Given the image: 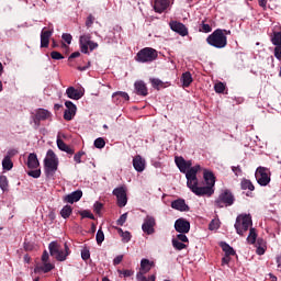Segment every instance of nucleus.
I'll return each mask as SVG.
<instances>
[{
	"instance_id": "1",
	"label": "nucleus",
	"mask_w": 281,
	"mask_h": 281,
	"mask_svg": "<svg viewBox=\"0 0 281 281\" xmlns=\"http://www.w3.org/2000/svg\"><path fill=\"white\" fill-rule=\"evenodd\" d=\"M176 166L179 168L180 172L186 175L187 187L195 196H212L214 194V186L216 184V178L214 173L207 169H204L203 178L206 183L205 187L199 186V178L196 173L201 170L200 165L192 167V160H184L181 156H176Z\"/></svg>"
},
{
	"instance_id": "2",
	"label": "nucleus",
	"mask_w": 281,
	"mask_h": 281,
	"mask_svg": "<svg viewBox=\"0 0 281 281\" xmlns=\"http://www.w3.org/2000/svg\"><path fill=\"white\" fill-rule=\"evenodd\" d=\"M56 170H58V156L53 149H48L44 159V172L47 179H52L56 175Z\"/></svg>"
},
{
	"instance_id": "3",
	"label": "nucleus",
	"mask_w": 281,
	"mask_h": 281,
	"mask_svg": "<svg viewBox=\"0 0 281 281\" xmlns=\"http://www.w3.org/2000/svg\"><path fill=\"white\" fill-rule=\"evenodd\" d=\"M206 43L211 45V47L223 49L227 47V35H225L224 30L217 29L206 37Z\"/></svg>"
},
{
	"instance_id": "4",
	"label": "nucleus",
	"mask_w": 281,
	"mask_h": 281,
	"mask_svg": "<svg viewBox=\"0 0 281 281\" xmlns=\"http://www.w3.org/2000/svg\"><path fill=\"white\" fill-rule=\"evenodd\" d=\"M49 254L50 256H54L58 262H65L67 260V256H69V246L64 244V249H60V245H58V241H52L48 245Z\"/></svg>"
},
{
	"instance_id": "5",
	"label": "nucleus",
	"mask_w": 281,
	"mask_h": 281,
	"mask_svg": "<svg viewBox=\"0 0 281 281\" xmlns=\"http://www.w3.org/2000/svg\"><path fill=\"white\" fill-rule=\"evenodd\" d=\"M251 215L249 214H241L237 216L235 222V229L239 236H244L245 232L251 227Z\"/></svg>"
},
{
	"instance_id": "6",
	"label": "nucleus",
	"mask_w": 281,
	"mask_h": 281,
	"mask_svg": "<svg viewBox=\"0 0 281 281\" xmlns=\"http://www.w3.org/2000/svg\"><path fill=\"white\" fill-rule=\"evenodd\" d=\"M255 177L259 186L266 187L271 183V170L267 167H258Z\"/></svg>"
},
{
	"instance_id": "7",
	"label": "nucleus",
	"mask_w": 281,
	"mask_h": 281,
	"mask_svg": "<svg viewBox=\"0 0 281 281\" xmlns=\"http://www.w3.org/2000/svg\"><path fill=\"white\" fill-rule=\"evenodd\" d=\"M79 45L82 54H89L93 49H98V43L91 41V34H83L79 37Z\"/></svg>"
},
{
	"instance_id": "8",
	"label": "nucleus",
	"mask_w": 281,
	"mask_h": 281,
	"mask_svg": "<svg viewBox=\"0 0 281 281\" xmlns=\"http://www.w3.org/2000/svg\"><path fill=\"white\" fill-rule=\"evenodd\" d=\"M215 205L217 207H227L229 205H234V195L227 190L222 192L216 199Z\"/></svg>"
},
{
	"instance_id": "9",
	"label": "nucleus",
	"mask_w": 281,
	"mask_h": 281,
	"mask_svg": "<svg viewBox=\"0 0 281 281\" xmlns=\"http://www.w3.org/2000/svg\"><path fill=\"white\" fill-rule=\"evenodd\" d=\"M112 194L116 196V203L119 207H126V203H128V198L126 195V188L124 186L115 188L112 191Z\"/></svg>"
},
{
	"instance_id": "10",
	"label": "nucleus",
	"mask_w": 281,
	"mask_h": 281,
	"mask_svg": "<svg viewBox=\"0 0 281 281\" xmlns=\"http://www.w3.org/2000/svg\"><path fill=\"white\" fill-rule=\"evenodd\" d=\"M155 225H157V222L155 221V217L147 215L144 218L142 231L144 234H147L148 236L155 234Z\"/></svg>"
},
{
	"instance_id": "11",
	"label": "nucleus",
	"mask_w": 281,
	"mask_h": 281,
	"mask_svg": "<svg viewBox=\"0 0 281 281\" xmlns=\"http://www.w3.org/2000/svg\"><path fill=\"white\" fill-rule=\"evenodd\" d=\"M159 54L155 48L146 47L142 49V63H153L157 60Z\"/></svg>"
},
{
	"instance_id": "12",
	"label": "nucleus",
	"mask_w": 281,
	"mask_h": 281,
	"mask_svg": "<svg viewBox=\"0 0 281 281\" xmlns=\"http://www.w3.org/2000/svg\"><path fill=\"white\" fill-rule=\"evenodd\" d=\"M65 106L66 110L64 112V120H66L67 122H71V120H74V117L76 116V104H74V102L71 101H66Z\"/></svg>"
},
{
	"instance_id": "13",
	"label": "nucleus",
	"mask_w": 281,
	"mask_h": 281,
	"mask_svg": "<svg viewBox=\"0 0 281 281\" xmlns=\"http://www.w3.org/2000/svg\"><path fill=\"white\" fill-rule=\"evenodd\" d=\"M169 26L172 30V32H176L180 36H188V27H186V25L183 23L177 22V21H171L169 23Z\"/></svg>"
},
{
	"instance_id": "14",
	"label": "nucleus",
	"mask_w": 281,
	"mask_h": 281,
	"mask_svg": "<svg viewBox=\"0 0 281 281\" xmlns=\"http://www.w3.org/2000/svg\"><path fill=\"white\" fill-rule=\"evenodd\" d=\"M175 229L179 232V234H188V232H190V222L184 218H179L175 223Z\"/></svg>"
},
{
	"instance_id": "15",
	"label": "nucleus",
	"mask_w": 281,
	"mask_h": 281,
	"mask_svg": "<svg viewBox=\"0 0 281 281\" xmlns=\"http://www.w3.org/2000/svg\"><path fill=\"white\" fill-rule=\"evenodd\" d=\"M52 34H54V29L46 30L44 27L41 32V47H49V38H52Z\"/></svg>"
},
{
	"instance_id": "16",
	"label": "nucleus",
	"mask_w": 281,
	"mask_h": 281,
	"mask_svg": "<svg viewBox=\"0 0 281 281\" xmlns=\"http://www.w3.org/2000/svg\"><path fill=\"white\" fill-rule=\"evenodd\" d=\"M80 199H82V191L77 190V191H74V192L69 193L68 195H66L64 198V201H65V203L74 204V203H78V201H80Z\"/></svg>"
},
{
	"instance_id": "17",
	"label": "nucleus",
	"mask_w": 281,
	"mask_h": 281,
	"mask_svg": "<svg viewBox=\"0 0 281 281\" xmlns=\"http://www.w3.org/2000/svg\"><path fill=\"white\" fill-rule=\"evenodd\" d=\"M112 100L116 104H122V102H128V100H131V97H128V93L124 91H117L112 94Z\"/></svg>"
},
{
	"instance_id": "18",
	"label": "nucleus",
	"mask_w": 281,
	"mask_h": 281,
	"mask_svg": "<svg viewBox=\"0 0 281 281\" xmlns=\"http://www.w3.org/2000/svg\"><path fill=\"white\" fill-rule=\"evenodd\" d=\"M171 207H172V210H178V212H189L190 211V206H188V204H186V200H183V199H178V200L171 202Z\"/></svg>"
},
{
	"instance_id": "19",
	"label": "nucleus",
	"mask_w": 281,
	"mask_h": 281,
	"mask_svg": "<svg viewBox=\"0 0 281 281\" xmlns=\"http://www.w3.org/2000/svg\"><path fill=\"white\" fill-rule=\"evenodd\" d=\"M26 166L27 168H30V170H34L38 168V166H41V162H38V157L36 156V154H29Z\"/></svg>"
},
{
	"instance_id": "20",
	"label": "nucleus",
	"mask_w": 281,
	"mask_h": 281,
	"mask_svg": "<svg viewBox=\"0 0 281 281\" xmlns=\"http://www.w3.org/2000/svg\"><path fill=\"white\" fill-rule=\"evenodd\" d=\"M168 5H170V2L168 0H155L154 10L155 12L161 14V12L168 10Z\"/></svg>"
},
{
	"instance_id": "21",
	"label": "nucleus",
	"mask_w": 281,
	"mask_h": 281,
	"mask_svg": "<svg viewBox=\"0 0 281 281\" xmlns=\"http://www.w3.org/2000/svg\"><path fill=\"white\" fill-rule=\"evenodd\" d=\"M66 94L70 100H80L82 98V92L74 87L67 88Z\"/></svg>"
},
{
	"instance_id": "22",
	"label": "nucleus",
	"mask_w": 281,
	"mask_h": 281,
	"mask_svg": "<svg viewBox=\"0 0 281 281\" xmlns=\"http://www.w3.org/2000/svg\"><path fill=\"white\" fill-rule=\"evenodd\" d=\"M49 117H52V112L45 109H38L35 114V120L38 122L49 120Z\"/></svg>"
},
{
	"instance_id": "23",
	"label": "nucleus",
	"mask_w": 281,
	"mask_h": 281,
	"mask_svg": "<svg viewBox=\"0 0 281 281\" xmlns=\"http://www.w3.org/2000/svg\"><path fill=\"white\" fill-rule=\"evenodd\" d=\"M54 269V265L50 262H43V266H37L34 269V273H49Z\"/></svg>"
},
{
	"instance_id": "24",
	"label": "nucleus",
	"mask_w": 281,
	"mask_h": 281,
	"mask_svg": "<svg viewBox=\"0 0 281 281\" xmlns=\"http://www.w3.org/2000/svg\"><path fill=\"white\" fill-rule=\"evenodd\" d=\"M57 148H59V150H63V153H67L68 155H74V149L69 147L67 144H65L64 140L60 139L59 137L57 138Z\"/></svg>"
},
{
	"instance_id": "25",
	"label": "nucleus",
	"mask_w": 281,
	"mask_h": 281,
	"mask_svg": "<svg viewBox=\"0 0 281 281\" xmlns=\"http://www.w3.org/2000/svg\"><path fill=\"white\" fill-rule=\"evenodd\" d=\"M153 267H155V261L142 259V273H148Z\"/></svg>"
},
{
	"instance_id": "26",
	"label": "nucleus",
	"mask_w": 281,
	"mask_h": 281,
	"mask_svg": "<svg viewBox=\"0 0 281 281\" xmlns=\"http://www.w3.org/2000/svg\"><path fill=\"white\" fill-rule=\"evenodd\" d=\"M180 80L182 82V87H184V88L190 87V85H192V81H193L192 74H190V71L182 74Z\"/></svg>"
},
{
	"instance_id": "27",
	"label": "nucleus",
	"mask_w": 281,
	"mask_h": 281,
	"mask_svg": "<svg viewBox=\"0 0 281 281\" xmlns=\"http://www.w3.org/2000/svg\"><path fill=\"white\" fill-rule=\"evenodd\" d=\"M222 250L225 252V256H236V250L227 243L222 241L221 244Z\"/></svg>"
},
{
	"instance_id": "28",
	"label": "nucleus",
	"mask_w": 281,
	"mask_h": 281,
	"mask_svg": "<svg viewBox=\"0 0 281 281\" xmlns=\"http://www.w3.org/2000/svg\"><path fill=\"white\" fill-rule=\"evenodd\" d=\"M14 168V162H12V158L5 157L2 159V169L10 171Z\"/></svg>"
},
{
	"instance_id": "29",
	"label": "nucleus",
	"mask_w": 281,
	"mask_h": 281,
	"mask_svg": "<svg viewBox=\"0 0 281 281\" xmlns=\"http://www.w3.org/2000/svg\"><path fill=\"white\" fill-rule=\"evenodd\" d=\"M71 212H74V209L69 205H65L60 211L61 218H69L71 216Z\"/></svg>"
},
{
	"instance_id": "30",
	"label": "nucleus",
	"mask_w": 281,
	"mask_h": 281,
	"mask_svg": "<svg viewBox=\"0 0 281 281\" xmlns=\"http://www.w3.org/2000/svg\"><path fill=\"white\" fill-rule=\"evenodd\" d=\"M256 238H258V234H256V228H250L249 235L247 237V243H249V245H254V243H256Z\"/></svg>"
},
{
	"instance_id": "31",
	"label": "nucleus",
	"mask_w": 281,
	"mask_h": 281,
	"mask_svg": "<svg viewBox=\"0 0 281 281\" xmlns=\"http://www.w3.org/2000/svg\"><path fill=\"white\" fill-rule=\"evenodd\" d=\"M133 167L135 168V170L137 172H142V156L137 155L134 159H133Z\"/></svg>"
},
{
	"instance_id": "32",
	"label": "nucleus",
	"mask_w": 281,
	"mask_h": 281,
	"mask_svg": "<svg viewBox=\"0 0 281 281\" xmlns=\"http://www.w3.org/2000/svg\"><path fill=\"white\" fill-rule=\"evenodd\" d=\"M172 245L175 249H178V251H181L182 249H186L188 247L183 241H179V239H172Z\"/></svg>"
},
{
	"instance_id": "33",
	"label": "nucleus",
	"mask_w": 281,
	"mask_h": 281,
	"mask_svg": "<svg viewBox=\"0 0 281 281\" xmlns=\"http://www.w3.org/2000/svg\"><path fill=\"white\" fill-rule=\"evenodd\" d=\"M0 188L2 192H5L8 190V177L0 176Z\"/></svg>"
},
{
	"instance_id": "34",
	"label": "nucleus",
	"mask_w": 281,
	"mask_h": 281,
	"mask_svg": "<svg viewBox=\"0 0 281 281\" xmlns=\"http://www.w3.org/2000/svg\"><path fill=\"white\" fill-rule=\"evenodd\" d=\"M241 190H250L254 191L255 187L249 180H243L241 181Z\"/></svg>"
},
{
	"instance_id": "35",
	"label": "nucleus",
	"mask_w": 281,
	"mask_h": 281,
	"mask_svg": "<svg viewBox=\"0 0 281 281\" xmlns=\"http://www.w3.org/2000/svg\"><path fill=\"white\" fill-rule=\"evenodd\" d=\"M97 245H100L101 243H104V232H102V228H99L95 235Z\"/></svg>"
},
{
	"instance_id": "36",
	"label": "nucleus",
	"mask_w": 281,
	"mask_h": 281,
	"mask_svg": "<svg viewBox=\"0 0 281 281\" xmlns=\"http://www.w3.org/2000/svg\"><path fill=\"white\" fill-rule=\"evenodd\" d=\"M199 31L203 32L204 34H210V32H212V26L210 24H205V22H202Z\"/></svg>"
},
{
	"instance_id": "37",
	"label": "nucleus",
	"mask_w": 281,
	"mask_h": 281,
	"mask_svg": "<svg viewBox=\"0 0 281 281\" xmlns=\"http://www.w3.org/2000/svg\"><path fill=\"white\" fill-rule=\"evenodd\" d=\"M150 81L155 89H162L164 87H166V83H164V81L159 79H151Z\"/></svg>"
},
{
	"instance_id": "38",
	"label": "nucleus",
	"mask_w": 281,
	"mask_h": 281,
	"mask_svg": "<svg viewBox=\"0 0 281 281\" xmlns=\"http://www.w3.org/2000/svg\"><path fill=\"white\" fill-rule=\"evenodd\" d=\"M104 146H106V142H104V138L99 137L94 140V148H104Z\"/></svg>"
},
{
	"instance_id": "39",
	"label": "nucleus",
	"mask_w": 281,
	"mask_h": 281,
	"mask_svg": "<svg viewBox=\"0 0 281 281\" xmlns=\"http://www.w3.org/2000/svg\"><path fill=\"white\" fill-rule=\"evenodd\" d=\"M218 227H221L220 220H213L209 225V229H211V232H214V229H218Z\"/></svg>"
},
{
	"instance_id": "40",
	"label": "nucleus",
	"mask_w": 281,
	"mask_h": 281,
	"mask_svg": "<svg viewBox=\"0 0 281 281\" xmlns=\"http://www.w3.org/2000/svg\"><path fill=\"white\" fill-rule=\"evenodd\" d=\"M29 177H32L33 179H38L41 177V169L36 168L34 170L27 171Z\"/></svg>"
},
{
	"instance_id": "41",
	"label": "nucleus",
	"mask_w": 281,
	"mask_h": 281,
	"mask_svg": "<svg viewBox=\"0 0 281 281\" xmlns=\"http://www.w3.org/2000/svg\"><path fill=\"white\" fill-rule=\"evenodd\" d=\"M128 218V213L122 214L119 220L116 221V225H120L121 227L126 223V220Z\"/></svg>"
},
{
	"instance_id": "42",
	"label": "nucleus",
	"mask_w": 281,
	"mask_h": 281,
	"mask_svg": "<svg viewBox=\"0 0 281 281\" xmlns=\"http://www.w3.org/2000/svg\"><path fill=\"white\" fill-rule=\"evenodd\" d=\"M81 258H82V260H89V258H91V252L89 251V249L88 248H83L82 250H81Z\"/></svg>"
},
{
	"instance_id": "43",
	"label": "nucleus",
	"mask_w": 281,
	"mask_h": 281,
	"mask_svg": "<svg viewBox=\"0 0 281 281\" xmlns=\"http://www.w3.org/2000/svg\"><path fill=\"white\" fill-rule=\"evenodd\" d=\"M50 58H53V60H63L65 57L59 52L54 50L50 53Z\"/></svg>"
},
{
	"instance_id": "44",
	"label": "nucleus",
	"mask_w": 281,
	"mask_h": 281,
	"mask_svg": "<svg viewBox=\"0 0 281 281\" xmlns=\"http://www.w3.org/2000/svg\"><path fill=\"white\" fill-rule=\"evenodd\" d=\"M61 38L65 41V43H67V45H71V41H74V37L69 33H64Z\"/></svg>"
},
{
	"instance_id": "45",
	"label": "nucleus",
	"mask_w": 281,
	"mask_h": 281,
	"mask_svg": "<svg viewBox=\"0 0 281 281\" xmlns=\"http://www.w3.org/2000/svg\"><path fill=\"white\" fill-rule=\"evenodd\" d=\"M81 216L82 218H90L91 221H95V216L90 211H82Z\"/></svg>"
},
{
	"instance_id": "46",
	"label": "nucleus",
	"mask_w": 281,
	"mask_h": 281,
	"mask_svg": "<svg viewBox=\"0 0 281 281\" xmlns=\"http://www.w3.org/2000/svg\"><path fill=\"white\" fill-rule=\"evenodd\" d=\"M216 93H223L225 91V85L223 82H218L214 86Z\"/></svg>"
},
{
	"instance_id": "47",
	"label": "nucleus",
	"mask_w": 281,
	"mask_h": 281,
	"mask_svg": "<svg viewBox=\"0 0 281 281\" xmlns=\"http://www.w3.org/2000/svg\"><path fill=\"white\" fill-rule=\"evenodd\" d=\"M274 57L277 58V60H281V45H276Z\"/></svg>"
},
{
	"instance_id": "48",
	"label": "nucleus",
	"mask_w": 281,
	"mask_h": 281,
	"mask_svg": "<svg viewBox=\"0 0 281 281\" xmlns=\"http://www.w3.org/2000/svg\"><path fill=\"white\" fill-rule=\"evenodd\" d=\"M176 240L180 243H188V236H186V233H180L179 235H177Z\"/></svg>"
},
{
	"instance_id": "49",
	"label": "nucleus",
	"mask_w": 281,
	"mask_h": 281,
	"mask_svg": "<svg viewBox=\"0 0 281 281\" xmlns=\"http://www.w3.org/2000/svg\"><path fill=\"white\" fill-rule=\"evenodd\" d=\"M15 155H19V149H9L4 157H9V159H12V157H15Z\"/></svg>"
},
{
	"instance_id": "50",
	"label": "nucleus",
	"mask_w": 281,
	"mask_h": 281,
	"mask_svg": "<svg viewBox=\"0 0 281 281\" xmlns=\"http://www.w3.org/2000/svg\"><path fill=\"white\" fill-rule=\"evenodd\" d=\"M135 87V93H137V95H142V81H136L134 83Z\"/></svg>"
},
{
	"instance_id": "51",
	"label": "nucleus",
	"mask_w": 281,
	"mask_h": 281,
	"mask_svg": "<svg viewBox=\"0 0 281 281\" xmlns=\"http://www.w3.org/2000/svg\"><path fill=\"white\" fill-rule=\"evenodd\" d=\"M120 276H123V278H131L133 276L132 270H119Z\"/></svg>"
},
{
	"instance_id": "52",
	"label": "nucleus",
	"mask_w": 281,
	"mask_h": 281,
	"mask_svg": "<svg viewBox=\"0 0 281 281\" xmlns=\"http://www.w3.org/2000/svg\"><path fill=\"white\" fill-rule=\"evenodd\" d=\"M82 155H85L83 151H79L74 156V160L76 161V164H82Z\"/></svg>"
},
{
	"instance_id": "53",
	"label": "nucleus",
	"mask_w": 281,
	"mask_h": 281,
	"mask_svg": "<svg viewBox=\"0 0 281 281\" xmlns=\"http://www.w3.org/2000/svg\"><path fill=\"white\" fill-rule=\"evenodd\" d=\"M121 238H122L123 243H128L131 240V233H128V231L124 232L121 235Z\"/></svg>"
},
{
	"instance_id": "54",
	"label": "nucleus",
	"mask_w": 281,
	"mask_h": 281,
	"mask_svg": "<svg viewBox=\"0 0 281 281\" xmlns=\"http://www.w3.org/2000/svg\"><path fill=\"white\" fill-rule=\"evenodd\" d=\"M102 206H103L102 203L95 202L94 205H93L94 212H95L97 214H100V212H102Z\"/></svg>"
},
{
	"instance_id": "55",
	"label": "nucleus",
	"mask_w": 281,
	"mask_h": 281,
	"mask_svg": "<svg viewBox=\"0 0 281 281\" xmlns=\"http://www.w3.org/2000/svg\"><path fill=\"white\" fill-rule=\"evenodd\" d=\"M93 15L90 14L86 20V26L91 27L93 25Z\"/></svg>"
},
{
	"instance_id": "56",
	"label": "nucleus",
	"mask_w": 281,
	"mask_h": 281,
	"mask_svg": "<svg viewBox=\"0 0 281 281\" xmlns=\"http://www.w3.org/2000/svg\"><path fill=\"white\" fill-rule=\"evenodd\" d=\"M42 262H49V252L47 250H44L42 255Z\"/></svg>"
},
{
	"instance_id": "57",
	"label": "nucleus",
	"mask_w": 281,
	"mask_h": 281,
	"mask_svg": "<svg viewBox=\"0 0 281 281\" xmlns=\"http://www.w3.org/2000/svg\"><path fill=\"white\" fill-rule=\"evenodd\" d=\"M157 279V277H155V274H150L148 277L143 276L142 277V281H155Z\"/></svg>"
},
{
	"instance_id": "58",
	"label": "nucleus",
	"mask_w": 281,
	"mask_h": 281,
	"mask_svg": "<svg viewBox=\"0 0 281 281\" xmlns=\"http://www.w3.org/2000/svg\"><path fill=\"white\" fill-rule=\"evenodd\" d=\"M231 255H225L222 259V265H229L232 258L229 257Z\"/></svg>"
},
{
	"instance_id": "59",
	"label": "nucleus",
	"mask_w": 281,
	"mask_h": 281,
	"mask_svg": "<svg viewBox=\"0 0 281 281\" xmlns=\"http://www.w3.org/2000/svg\"><path fill=\"white\" fill-rule=\"evenodd\" d=\"M123 258H124V256H122V255L115 257L113 260L114 265H120V262H122Z\"/></svg>"
},
{
	"instance_id": "60",
	"label": "nucleus",
	"mask_w": 281,
	"mask_h": 281,
	"mask_svg": "<svg viewBox=\"0 0 281 281\" xmlns=\"http://www.w3.org/2000/svg\"><path fill=\"white\" fill-rule=\"evenodd\" d=\"M233 172H235V175L238 177V175H240L241 170L240 167H233L232 168Z\"/></svg>"
},
{
	"instance_id": "61",
	"label": "nucleus",
	"mask_w": 281,
	"mask_h": 281,
	"mask_svg": "<svg viewBox=\"0 0 281 281\" xmlns=\"http://www.w3.org/2000/svg\"><path fill=\"white\" fill-rule=\"evenodd\" d=\"M142 95H148V89H146V86L142 85Z\"/></svg>"
},
{
	"instance_id": "62",
	"label": "nucleus",
	"mask_w": 281,
	"mask_h": 281,
	"mask_svg": "<svg viewBox=\"0 0 281 281\" xmlns=\"http://www.w3.org/2000/svg\"><path fill=\"white\" fill-rule=\"evenodd\" d=\"M257 254H258V256L265 255V248H262V247L257 248Z\"/></svg>"
},
{
	"instance_id": "63",
	"label": "nucleus",
	"mask_w": 281,
	"mask_h": 281,
	"mask_svg": "<svg viewBox=\"0 0 281 281\" xmlns=\"http://www.w3.org/2000/svg\"><path fill=\"white\" fill-rule=\"evenodd\" d=\"M78 57H80V52H75V53H72V54L69 56V58H78Z\"/></svg>"
},
{
	"instance_id": "64",
	"label": "nucleus",
	"mask_w": 281,
	"mask_h": 281,
	"mask_svg": "<svg viewBox=\"0 0 281 281\" xmlns=\"http://www.w3.org/2000/svg\"><path fill=\"white\" fill-rule=\"evenodd\" d=\"M136 60H137L138 63H142V50H139V52L137 53V55H136Z\"/></svg>"
}]
</instances>
